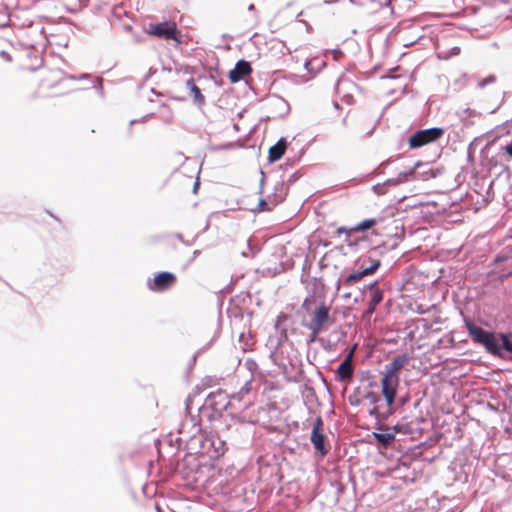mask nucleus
<instances>
[{
  "label": "nucleus",
  "instance_id": "f257e3e1",
  "mask_svg": "<svg viewBox=\"0 0 512 512\" xmlns=\"http://www.w3.org/2000/svg\"><path fill=\"white\" fill-rule=\"evenodd\" d=\"M460 45L459 34L454 30H446L437 37L435 51L439 59L448 60L460 54Z\"/></svg>",
  "mask_w": 512,
  "mask_h": 512
},
{
  "label": "nucleus",
  "instance_id": "f03ea898",
  "mask_svg": "<svg viewBox=\"0 0 512 512\" xmlns=\"http://www.w3.org/2000/svg\"><path fill=\"white\" fill-rule=\"evenodd\" d=\"M380 219L377 218H369L361 221L353 227H339L335 230L334 235L337 237L344 236V242L349 247H357L360 242L365 241V238L362 236H357L358 232H364L366 230L374 227Z\"/></svg>",
  "mask_w": 512,
  "mask_h": 512
},
{
  "label": "nucleus",
  "instance_id": "7ed1b4c3",
  "mask_svg": "<svg viewBox=\"0 0 512 512\" xmlns=\"http://www.w3.org/2000/svg\"><path fill=\"white\" fill-rule=\"evenodd\" d=\"M467 329L474 342L483 345L491 354H499L500 346L492 332L485 331L470 322L467 323Z\"/></svg>",
  "mask_w": 512,
  "mask_h": 512
},
{
  "label": "nucleus",
  "instance_id": "20e7f679",
  "mask_svg": "<svg viewBox=\"0 0 512 512\" xmlns=\"http://www.w3.org/2000/svg\"><path fill=\"white\" fill-rule=\"evenodd\" d=\"M330 321V307L321 303L313 312L311 319L306 327L311 331V341H314L320 332L326 329Z\"/></svg>",
  "mask_w": 512,
  "mask_h": 512
},
{
  "label": "nucleus",
  "instance_id": "39448f33",
  "mask_svg": "<svg viewBox=\"0 0 512 512\" xmlns=\"http://www.w3.org/2000/svg\"><path fill=\"white\" fill-rule=\"evenodd\" d=\"M444 135V129L433 127L416 131L408 138L410 149H417L430 143L436 142Z\"/></svg>",
  "mask_w": 512,
  "mask_h": 512
},
{
  "label": "nucleus",
  "instance_id": "423d86ee",
  "mask_svg": "<svg viewBox=\"0 0 512 512\" xmlns=\"http://www.w3.org/2000/svg\"><path fill=\"white\" fill-rule=\"evenodd\" d=\"M146 33L166 40L177 39V26L175 22L150 23Z\"/></svg>",
  "mask_w": 512,
  "mask_h": 512
},
{
  "label": "nucleus",
  "instance_id": "0eeeda50",
  "mask_svg": "<svg viewBox=\"0 0 512 512\" xmlns=\"http://www.w3.org/2000/svg\"><path fill=\"white\" fill-rule=\"evenodd\" d=\"M177 282V277L171 272H160L155 275L152 280H149L148 288L153 292H164L172 288Z\"/></svg>",
  "mask_w": 512,
  "mask_h": 512
},
{
  "label": "nucleus",
  "instance_id": "6e6552de",
  "mask_svg": "<svg viewBox=\"0 0 512 512\" xmlns=\"http://www.w3.org/2000/svg\"><path fill=\"white\" fill-rule=\"evenodd\" d=\"M398 386L399 377L383 373V377L381 379V391L388 406H392L394 404Z\"/></svg>",
  "mask_w": 512,
  "mask_h": 512
},
{
  "label": "nucleus",
  "instance_id": "1a4fd4ad",
  "mask_svg": "<svg viewBox=\"0 0 512 512\" xmlns=\"http://www.w3.org/2000/svg\"><path fill=\"white\" fill-rule=\"evenodd\" d=\"M323 420L321 417H317L313 424L310 440L314 445V448L322 455L325 456L328 453V448L325 446V435L323 434Z\"/></svg>",
  "mask_w": 512,
  "mask_h": 512
},
{
  "label": "nucleus",
  "instance_id": "9d476101",
  "mask_svg": "<svg viewBox=\"0 0 512 512\" xmlns=\"http://www.w3.org/2000/svg\"><path fill=\"white\" fill-rule=\"evenodd\" d=\"M354 348L347 354L342 363L338 366L336 371V377L339 381H349L353 376V360Z\"/></svg>",
  "mask_w": 512,
  "mask_h": 512
},
{
  "label": "nucleus",
  "instance_id": "9b49d317",
  "mask_svg": "<svg viewBox=\"0 0 512 512\" xmlns=\"http://www.w3.org/2000/svg\"><path fill=\"white\" fill-rule=\"evenodd\" d=\"M369 291H370V300L368 303V307H367L366 311L364 312V316H370L371 314H373L376 310V307L383 300V291L377 286V282L370 284Z\"/></svg>",
  "mask_w": 512,
  "mask_h": 512
},
{
  "label": "nucleus",
  "instance_id": "f8f14e48",
  "mask_svg": "<svg viewBox=\"0 0 512 512\" xmlns=\"http://www.w3.org/2000/svg\"><path fill=\"white\" fill-rule=\"evenodd\" d=\"M410 358L407 354H399L393 358V360L385 366L386 374L394 377H399L401 369L408 364Z\"/></svg>",
  "mask_w": 512,
  "mask_h": 512
},
{
  "label": "nucleus",
  "instance_id": "ddd939ff",
  "mask_svg": "<svg viewBox=\"0 0 512 512\" xmlns=\"http://www.w3.org/2000/svg\"><path fill=\"white\" fill-rule=\"evenodd\" d=\"M251 71V65L245 60H240L236 63L235 67L229 72V80L232 83H236L243 79L246 75L250 74Z\"/></svg>",
  "mask_w": 512,
  "mask_h": 512
},
{
  "label": "nucleus",
  "instance_id": "4468645a",
  "mask_svg": "<svg viewBox=\"0 0 512 512\" xmlns=\"http://www.w3.org/2000/svg\"><path fill=\"white\" fill-rule=\"evenodd\" d=\"M380 266V261L376 260L371 263L369 267H363L361 271L351 273L344 281L345 285L350 286L351 284L359 281L364 276L373 274Z\"/></svg>",
  "mask_w": 512,
  "mask_h": 512
},
{
  "label": "nucleus",
  "instance_id": "2eb2a0df",
  "mask_svg": "<svg viewBox=\"0 0 512 512\" xmlns=\"http://www.w3.org/2000/svg\"><path fill=\"white\" fill-rule=\"evenodd\" d=\"M287 148V142L284 138H281L277 141L275 145L270 147L269 149V161L276 162L280 160L285 154Z\"/></svg>",
  "mask_w": 512,
  "mask_h": 512
},
{
  "label": "nucleus",
  "instance_id": "dca6fc26",
  "mask_svg": "<svg viewBox=\"0 0 512 512\" xmlns=\"http://www.w3.org/2000/svg\"><path fill=\"white\" fill-rule=\"evenodd\" d=\"M187 87L190 89L191 93L193 94V97H194L195 101H197L199 103H203L204 102L205 98L201 94V91H200L199 87L195 84L193 79H189L187 81Z\"/></svg>",
  "mask_w": 512,
  "mask_h": 512
},
{
  "label": "nucleus",
  "instance_id": "f3484780",
  "mask_svg": "<svg viewBox=\"0 0 512 512\" xmlns=\"http://www.w3.org/2000/svg\"><path fill=\"white\" fill-rule=\"evenodd\" d=\"M374 437L384 446L389 445L395 438L394 434L392 433H374Z\"/></svg>",
  "mask_w": 512,
  "mask_h": 512
},
{
  "label": "nucleus",
  "instance_id": "a211bd4d",
  "mask_svg": "<svg viewBox=\"0 0 512 512\" xmlns=\"http://www.w3.org/2000/svg\"><path fill=\"white\" fill-rule=\"evenodd\" d=\"M250 392V388L248 387V385H245L244 387H242L240 389V391L234 395H232L231 399L232 400H238V401H241L243 399V397L245 395H247L248 393Z\"/></svg>",
  "mask_w": 512,
  "mask_h": 512
},
{
  "label": "nucleus",
  "instance_id": "6ab92c4d",
  "mask_svg": "<svg viewBox=\"0 0 512 512\" xmlns=\"http://www.w3.org/2000/svg\"><path fill=\"white\" fill-rule=\"evenodd\" d=\"M503 348L512 354V339L505 334H501Z\"/></svg>",
  "mask_w": 512,
  "mask_h": 512
},
{
  "label": "nucleus",
  "instance_id": "aec40b11",
  "mask_svg": "<svg viewBox=\"0 0 512 512\" xmlns=\"http://www.w3.org/2000/svg\"><path fill=\"white\" fill-rule=\"evenodd\" d=\"M495 80H496L495 76H489V77H487L486 79L481 80V81L479 82V84H478V85H479L480 87H484V86H485L486 84H488V83H493V82H495Z\"/></svg>",
  "mask_w": 512,
  "mask_h": 512
},
{
  "label": "nucleus",
  "instance_id": "412c9836",
  "mask_svg": "<svg viewBox=\"0 0 512 512\" xmlns=\"http://www.w3.org/2000/svg\"><path fill=\"white\" fill-rule=\"evenodd\" d=\"M366 398L369 399L371 403H376L379 400L378 395L374 392H369Z\"/></svg>",
  "mask_w": 512,
  "mask_h": 512
},
{
  "label": "nucleus",
  "instance_id": "4be33fe9",
  "mask_svg": "<svg viewBox=\"0 0 512 512\" xmlns=\"http://www.w3.org/2000/svg\"><path fill=\"white\" fill-rule=\"evenodd\" d=\"M0 57H2L7 62H12V56L6 51H0Z\"/></svg>",
  "mask_w": 512,
  "mask_h": 512
},
{
  "label": "nucleus",
  "instance_id": "5701e85b",
  "mask_svg": "<svg viewBox=\"0 0 512 512\" xmlns=\"http://www.w3.org/2000/svg\"><path fill=\"white\" fill-rule=\"evenodd\" d=\"M502 150L505 151L510 158H512V143L509 145H506L505 147H502Z\"/></svg>",
  "mask_w": 512,
  "mask_h": 512
},
{
  "label": "nucleus",
  "instance_id": "b1692460",
  "mask_svg": "<svg viewBox=\"0 0 512 512\" xmlns=\"http://www.w3.org/2000/svg\"><path fill=\"white\" fill-rule=\"evenodd\" d=\"M420 162L415 163V165L407 172L405 173V176H411L415 173V170L418 166H420Z\"/></svg>",
  "mask_w": 512,
  "mask_h": 512
},
{
  "label": "nucleus",
  "instance_id": "393cba45",
  "mask_svg": "<svg viewBox=\"0 0 512 512\" xmlns=\"http://www.w3.org/2000/svg\"><path fill=\"white\" fill-rule=\"evenodd\" d=\"M259 210L260 211L269 210V208L267 207V203L264 200H261L259 202Z\"/></svg>",
  "mask_w": 512,
  "mask_h": 512
},
{
  "label": "nucleus",
  "instance_id": "a878e982",
  "mask_svg": "<svg viewBox=\"0 0 512 512\" xmlns=\"http://www.w3.org/2000/svg\"><path fill=\"white\" fill-rule=\"evenodd\" d=\"M82 78L89 79L91 81V83L93 84V79L90 75L84 74V75H82Z\"/></svg>",
  "mask_w": 512,
  "mask_h": 512
},
{
  "label": "nucleus",
  "instance_id": "bb28decb",
  "mask_svg": "<svg viewBox=\"0 0 512 512\" xmlns=\"http://www.w3.org/2000/svg\"><path fill=\"white\" fill-rule=\"evenodd\" d=\"M342 125H343V126H346V125H347L346 117H343V118H342Z\"/></svg>",
  "mask_w": 512,
  "mask_h": 512
},
{
  "label": "nucleus",
  "instance_id": "cd10ccee",
  "mask_svg": "<svg viewBox=\"0 0 512 512\" xmlns=\"http://www.w3.org/2000/svg\"><path fill=\"white\" fill-rule=\"evenodd\" d=\"M334 107H335V109H336V110H340V106H339V104H338V103H336V102L334 103Z\"/></svg>",
  "mask_w": 512,
  "mask_h": 512
},
{
  "label": "nucleus",
  "instance_id": "c85d7f7f",
  "mask_svg": "<svg viewBox=\"0 0 512 512\" xmlns=\"http://www.w3.org/2000/svg\"><path fill=\"white\" fill-rule=\"evenodd\" d=\"M198 185H199V182L196 181L195 184H194V192H196V189H197Z\"/></svg>",
  "mask_w": 512,
  "mask_h": 512
}]
</instances>
